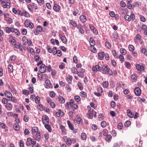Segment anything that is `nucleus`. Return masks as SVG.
<instances>
[{"mask_svg":"<svg viewBox=\"0 0 147 147\" xmlns=\"http://www.w3.org/2000/svg\"><path fill=\"white\" fill-rule=\"evenodd\" d=\"M20 147H24V143L22 140H20Z\"/></svg>","mask_w":147,"mask_h":147,"instance_id":"774afa93","label":"nucleus"},{"mask_svg":"<svg viewBox=\"0 0 147 147\" xmlns=\"http://www.w3.org/2000/svg\"><path fill=\"white\" fill-rule=\"evenodd\" d=\"M120 53L122 54V55H125L126 53V50L123 48H120Z\"/></svg>","mask_w":147,"mask_h":147,"instance_id":"c85d7f7f","label":"nucleus"},{"mask_svg":"<svg viewBox=\"0 0 147 147\" xmlns=\"http://www.w3.org/2000/svg\"><path fill=\"white\" fill-rule=\"evenodd\" d=\"M124 19L128 22L131 20L130 16L128 15H126L124 17Z\"/></svg>","mask_w":147,"mask_h":147,"instance_id":"473e14b6","label":"nucleus"},{"mask_svg":"<svg viewBox=\"0 0 147 147\" xmlns=\"http://www.w3.org/2000/svg\"><path fill=\"white\" fill-rule=\"evenodd\" d=\"M40 133L39 132H37L36 134L35 137V138L36 140L39 141L40 140Z\"/></svg>","mask_w":147,"mask_h":147,"instance_id":"b1692460","label":"nucleus"},{"mask_svg":"<svg viewBox=\"0 0 147 147\" xmlns=\"http://www.w3.org/2000/svg\"><path fill=\"white\" fill-rule=\"evenodd\" d=\"M6 127V125L5 123H0V127L1 128L5 129Z\"/></svg>","mask_w":147,"mask_h":147,"instance_id":"69168bd1","label":"nucleus"},{"mask_svg":"<svg viewBox=\"0 0 147 147\" xmlns=\"http://www.w3.org/2000/svg\"><path fill=\"white\" fill-rule=\"evenodd\" d=\"M5 107L7 110L8 111L11 110L13 107L12 104L10 102L7 103Z\"/></svg>","mask_w":147,"mask_h":147,"instance_id":"f8f14e48","label":"nucleus"},{"mask_svg":"<svg viewBox=\"0 0 147 147\" xmlns=\"http://www.w3.org/2000/svg\"><path fill=\"white\" fill-rule=\"evenodd\" d=\"M78 85L80 89L81 90H82L83 89V87L82 86L81 83L80 82H78Z\"/></svg>","mask_w":147,"mask_h":147,"instance_id":"0e129e2a","label":"nucleus"},{"mask_svg":"<svg viewBox=\"0 0 147 147\" xmlns=\"http://www.w3.org/2000/svg\"><path fill=\"white\" fill-rule=\"evenodd\" d=\"M102 73L104 74H109L110 76L113 75L112 71L106 65H103L102 67Z\"/></svg>","mask_w":147,"mask_h":147,"instance_id":"f257e3e1","label":"nucleus"},{"mask_svg":"<svg viewBox=\"0 0 147 147\" xmlns=\"http://www.w3.org/2000/svg\"><path fill=\"white\" fill-rule=\"evenodd\" d=\"M90 45L94 46L95 45V42L93 38L92 37H90Z\"/></svg>","mask_w":147,"mask_h":147,"instance_id":"4c0bfd02","label":"nucleus"},{"mask_svg":"<svg viewBox=\"0 0 147 147\" xmlns=\"http://www.w3.org/2000/svg\"><path fill=\"white\" fill-rule=\"evenodd\" d=\"M128 49L129 51L132 52H133L135 49L134 46L131 45H129Z\"/></svg>","mask_w":147,"mask_h":147,"instance_id":"e433bc0d","label":"nucleus"},{"mask_svg":"<svg viewBox=\"0 0 147 147\" xmlns=\"http://www.w3.org/2000/svg\"><path fill=\"white\" fill-rule=\"evenodd\" d=\"M125 66L128 69H129L131 67V65L130 63L126 61L125 62Z\"/></svg>","mask_w":147,"mask_h":147,"instance_id":"e2e57ef3","label":"nucleus"},{"mask_svg":"<svg viewBox=\"0 0 147 147\" xmlns=\"http://www.w3.org/2000/svg\"><path fill=\"white\" fill-rule=\"evenodd\" d=\"M80 22L82 23H84L87 21L86 16L84 15H81L80 17Z\"/></svg>","mask_w":147,"mask_h":147,"instance_id":"9d476101","label":"nucleus"},{"mask_svg":"<svg viewBox=\"0 0 147 147\" xmlns=\"http://www.w3.org/2000/svg\"><path fill=\"white\" fill-rule=\"evenodd\" d=\"M65 142L67 145L70 146L72 144V140L70 138H68Z\"/></svg>","mask_w":147,"mask_h":147,"instance_id":"a878e982","label":"nucleus"},{"mask_svg":"<svg viewBox=\"0 0 147 147\" xmlns=\"http://www.w3.org/2000/svg\"><path fill=\"white\" fill-rule=\"evenodd\" d=\"M36 30L39 32H41L42 31V27L41 26L38 25L37 26Z\"/></svg>","mask_w":147,"mask_h":147,"instance_id":"680f3d73","label":"nucleus"},{"mask_svg":"<svg viewBox=\"0 0 147 147\" xmlns=\"http://www.w3.org/2000/svg\"><path fill=\"white\" fill-rule=\"evenodd\" d=\"M46 67L45 64H42L39 68V71L41 73H45L46 71Z\"/></svg>","mask_w":147,"mask_h":147,"instance_id":"39448f33","label":"nucleus"},{"mask_svg":"<svg viewBox=\"0 0 147 147\" xmlns=\"http://www.w3.org/2000/svg\"><path fill=\"white\" fill-rule=\"evenodd\" d=\"M134 91L136 96H139L141 94V90L138 87L134 89Z\"/></svg>","mask_w":147,"mask_h":147,"instance_id":"0eeeda50","label":"nucleus"},{"mask_svg":"<svg viewBox=\"0 0 147 147\" xmlns=\"http://www.w3.org/2000/svg\"><path fill=\"white\" fill-rule=\"evenodd\" d=\"M137 100L140 102H144L146 101V99L143 97H138V98Z\"/></svg>","mask_w":147,"mask_h":147,"instance_id":"72a5a7b5","label":"nucleus"},{"mask_svg":"<svg viewBox=\"0 0 147 147\" xmlns=\"http://www.w3.org/2000/svg\"><path fill=\"white\" fill-rule=\"evenodd\" d=\"M141 51L142 53H144L145 55L147 56V51L145 48H142L141 49Z\"/></svg>","mask_w":147,"mask_h":147,"instance_id":"6e6d98bb","label":"nucleus"},{"mask_svg":"<svg viewBox=\"0 0 147 147\" xmlns=\"http://www.w3.org/2000/svg\"><path fill=\"white\" fill-rule=\"evenodd\" d=\"M11 32L14 33L16 36H19L20 35V32L19 31L18 29L15 28L14 27H12L11 29Z\"/></svg>","mask_w":147,"mask_h":147,"instance_id":"6e6552de","label":"nucleus"},{"mask_svg":"<svg viewBox=\"0 0 147 147\" xmlns=\"http://www.w3.org/2000/svg\"><path fill=\"white\" fill-rule=\"evenodd\" d=\"M16 57L15 55H13L10 57L9 58V60L11 61H13L16 59Z\"/></svg>","mask_w":147,"mask_h":147,"instance_id":"37998d69","label":"nucleus"},{"mask_svg":"<svg viewBox=\"0 0 147 147\" xmlns=\"http://www.w3.org/2000/svg\"><path fill=\"white\" fill-rule=\"evenodd\" d=\"M136 67L138 71H141L142 70L144 71L145 70V68L144 67L140 65L139 64H137L136 65Z\"/></svg>","mask_w":147,"mask_h":147,"instance_id":"9b49d317","label":"nucleus"},{"mask_svg":"<svg viewBox=\"0 0 147 147\" xmlns=\"http://www.w3.org/2000/svg\"><path fill=\"white\" fill-rule=\"evenodd\" d=\"M74 27H76L77 26V24L76 22L72 20H71L70 21L69 23Z\"/></svg>","mask_w":147,"mask_h":147,"instance_id":"c756f323","label":"nucleus"},{"mask_svg":"<svg viewBox=\"0 0 147 147\" xmlns=\"http://www.w3.org/2000/svg\"><path fill=\"white\" fill-rule=\"evenodd\" d=\"M80 95L83 97H86L87 94L85 92L82 91L80 92Z\"/></svg>","mask_w":147,"mask_h":147,"instance_id":"09e8293b","label":"nucleus"},{"mask_svg":"<svg viewBox=\"0 0 147 147\" xmlns=\"http://www.w3.org/2000/svg\"><path fill=\"white\" fill-rule=\"evenodd\" d=\"M6 2L3 1L1 2V4L3 7L4 8H9L10 7V2L9 0L6 1Z\"/></svg>","mask_w":147,"mask_h":147,"instance_id":"7ed1b4c3","label":"nucleus"},{"mask_svg":"<svg viewBox=\"0 0 147 147\" xmlns=\"http://www.w3.org/2000/svg\"><path fill=\"white\" fill-rule=\"evenodd\" d=\"M60 128L61 130L63 135H66V130L65 127L63 125H61L60 126Z\"/></svg>","mask_w":147,"mask_h":147,"instance_id":"a211bd4d","label":"nucleus"},{"mask_svg":"<svg viewBox=\"0 0 147 147\" xmlns=\"http://www.w3.org/2000/svg\"><path fill=\"white\" fill-rule=\"evenodd\" d=\"M42 123L44 125L46 123L49 124V120L48 116L45 115L42 117Z\"/></svg>","mask_w":147,"mask_h":147,"instance_id":"20e7f679","label":"nucleus"},{"mask_svg":"<svg viewBox=\"0 0 147 147\" xmlns=\"http://www.w3.org/2000/svg\"><path fill=\"white\" fill-rule=\"evenodd\" d=\"M13 12L15 14L23 16L24 13L20 10H12Z\"/></svg>","mask_w":147,"mask_h":147,"instance_id":"1a4fd4ad","label":"nucleus"},{"mask_svg":"<svg viewBox=\"0 0 147 147\" xmlns=\"http://www.w3.org/2000/svg\"><path fill=\"white\" fill-rule=\"evenodd\" d=\"M81 138L83 140H86L87 138L86 134L85 133H82L81 134Z\"/></svg>","mask_w":147,"mask_h":147,"instance_id":"7c9ffc66","label":"nucleus"},{"mask_svg":"<svg viewBox=\"0 0 147 147\" xmlns=\"http://www.w3.org/2000/svg\"><path fill=\"white\" fill-rule=\"evenodd\" d=\"M12 27L10 28H9L8 27H7L6 28V32L7 33H10V32H11L12 30L11 29L12 28Z\"/></svg>","mask_w":147,"mask_h":147,"instance_id":"79ce46f5","label":"nucleus"},{"mask_svg":"<svg viewBox=\"0 0 147 147\" xmlns=\"http://www.w3.org/2000/svg\"><path fill=\"white\" fill-rule=\"evenodd\" d=\"M102 85L103 88H107L109 86V83L107 81L103 82Z\"/></svg>","mask_w":147,"mask_h":147,"instance_id":"4be33fe9","label":"nucleus"},{"mask_svg":"<svg viewBox=\"0 0 147 147\" xmlns=\"http://www.w3.org/2000/svg\"><path fill=\"white\" fill-rule=\"evenodd\" d=\"M77 28L78 29L80 33L82 34L84 33V31L83 29V27L81 25H78L77 27Z\"/></svg>","mask_w":147,"mask_h":147,"instance_id":"ddd939ff","label":"nucleus"},{"mask_svg":"<svg viewBox=\"0 0 147 147\" xmlns=\"http://www.w3.org/2000/svg\"><path fill=\"white\" fill-rule=\"evenodd\" d=\"M74 99L76 101L77 103H78L79 102H80L81 100V99L80 96H75Z\"/></svg>","mask_w":147,"mask_h":147,"instance_id":"a19ab883","label":"nucleus"},{"mask_svg":"<svg viewBox=\"0 0 147 147\" xmlns=\"http://www.w3.org/2000/svg\"><path fill=\"white\" fill-rule=\"evenodd\" d=\"M131 124V122L130 121L128 120L126 121L124 123V125L125 127H128Z\"/></svg>","mask_w":147,"mask_h":147,"instance_id":"ea45409f","label":"nucleus"},{"mask_svg":"<svg viewBox=\"0 0 147 147\" xmlns=\"http://www.w3.org/2000/svg\"><path fill=\"white\" fill-rule=\"evenodd\" d=\"M28 89L29 91L31 93H32L34 92V89L33 85L32 84L29 85Z\"/></svg>","mask_w":147,"mask_h":147,"instance_id":"c9c22d12","label":"nucleus"},{"mask_svg":"<svg viewBox=\"0 0 147 147\" xmlns=\"http://www.w3.org/2000/svg\"><path fill=\"white\" fill-rule=\"evenodd\" d=\"M98 55L99 59L100 60H102L104 57L105 53L104 52H99L98 53Z\"/></svg>","mask_w":147,"mask_h":147,"instance_id":"4468645a","label":"nucleus"},{"mask_svg":"<svg viewBox=\"0 0 147 147\" xmlns=\"http://www.w3.org/2000/svg\"><path fill=\"white\" fill-rule=\"evenodd\" d=\"M78 107V106L77 104H74L72 105V109L74 111L75 110L77 109Z\"/></svg>","mask_w":147,"mask_h":147,"instance_id":"49530a36","label":"nucleus"},{"mask_svg":"<svg viewBox=\"0 0 147 147\" xmlns=\"http://www.w3.org/2000/svg\"><path fill=\"white\" fill-rule=\"evenodd\" d=\"M45 128L49 132H51L52 131V129L51 126L49 124H47L44 125Z\"/></svg>","mask_w":147,"mask_h":147,"instance_id":"6ab92c4d","label":"nucleus"},{"mask_svg":"<svg viewBox=\"0 0 147 147\" xmlns=\"http://www.w3.org/2000/svg\"><path fill=\"white\" fill-rule=\"evenodd\" d=\"M7 99L6 98H3L2 100V102L3 104H6L7 103Z\"/></svg>","mask_w":147,"mask_h":147,"instance_id":"338daca9","label":"nucleus"},{"mask_svg":"<svg viewBox=\"0 0 147 147\" xmlns=\"http://www.w3.org/2000/svg\"><path fill=\"white\" fill-rule=\"evenodd\" d=\"M76 116L77 117V122L78 123H81L82 121V119H81V117H80L78 115H77Z\"/></svg>","mask_w":147,"mask_h":147,"instance_id":"de8ad7c7","label":"nucleus"},{"mask_svg":"<svg viewBox=\"0 0 147 147\" xmlns=\"http://www.w3.org/2000/svg\"><path fill=\"white\" fill-rule=\"evenodd\" d=\"M9 41L12 43L13 45H14V44L16 42L15 39L13 38L9 39Z\"/></svg>","mask_w":147,"mask_h":147,"instance_id":"864d4df0","label":"nucleus"},{"mask_svg":"<svg viewBox=\"0 0 147 147\" xmlns=\"http://www.w3.org/2000/svg\"><path fill=\"white\" fill-rule=\"evenodd\" d=\"M94 46L90 45L89 47V49L92 52L94 53H97V50L96 48L94 47Z\"/></svg>","mask_w":147,"mask_h":147,"instance_id":"2eb2a0df","label":"nucleus"},{"mask_svg":"<svg viewBox=\"0 0 147 147\" xmlns=\"http://www.w3.org/2000/svg\"><path fill=\"white\" fill-rule=\"evenodd\" d=\"M36 141L34 139H32L30 138H28L27 139V141L26 143V144L27 146H29L31 145L32 147H33L36 144Z\"/></svg>","mask_w":147,"mask_h":147,"instance_id":"f03ea898","label":"nucleus"},{"mask_svg":"<svg viewBox=\"0 0 147 147\" xmlns=\"http://www.w3.org/2000/svg\"><path fill=\"white\" fill-rule=\"evenodd\" d=\"M112 137L110 135H109L107 136L105 138V140L107 142H109L112 139Z\"/></svg>","mask_w":147,"mask_h":147,"instance_id":"c03bdc74","label":"nucleus"},{"mask_svg":"<svg viewBox=\"0 0 147 147\" xmlns=\"http://www.w3.org/2000/svg\"><path fill=\"white\" fill-rule=\"evenodd\" d=\"M87 108L88 110V113H94V112L93 109H92L91 107L90 106H88Z\"/></svg>","mask_w":147,"mask_h":147,"instance_id":"8fccbe9b","label":"nucleus"},{"mask_svg":"<svg viewBox=\"0 0 147 147\" xmlns=\"http://www.w3.org/2000/svg\"><path fill=\"white\" fill-rule=\"evenodd\" d=\"M32 130L33 133L37 132L38 131V128L36 127H34L32 128Z\"/></svg>","mask_w":147,"mask_h":147,"instance_id":"a18cd8bd","label":"nucleus"},{"mask_svg":"<svg viewBox=\"0 0 147 147\" xmlns=\"http://www.w3.org/2000/svg\"><path fill=\"white\" fill-rule=\"evenodd\" d=\"M131 78L134 81H136L137 79V76L136 74H133L131 77Z\"/></svg>","mask_w":147,"mask_h":147,"instance_id":"2f4dec72","label":"nucleus"},{"mask_svg":"<svg viewBox=\"0 0 147 147\" xmlns=\"http://www.w3.org/2000/svg\"><path fill=\"white\" fill-rule=\"evenodd\" d=\"M38 108L39 110L42 111L44 109V107L42 105H38Z\"/></svg>","mask_w":147,"mask_h":147,"instance_id":"13d9d810","label":"nucleus"},{"mask_svg":"<svg viewBox=\"0 0 147 147\" xmlns=\"http://www.w3.org/2000/svg\"><path fill=\"white\" fill-rule=\"evenodd\" d=\"M59 36L62 42L65 44L66 43L67 40L66 37L63 36L61 34H59Z\"/></svg>","mask_w":147,"mask_h":147,"instance_id":"dca6fc26","label":"nucleus"},{"mask_svg":"<svg viewBox=\"0 0 147 147\" xmlns=\"http://www.w3.org/2000/svg\"><path fill=\"white\" fill-rule=\"evenodd\" d=\"M45 83L49 88H52L53 87V85H52V84L51 83L49 80H46L45 81Z\"/></svg>","mask_w":147,"mask_h":147,"instance_id":"f3484780","label":"nucleus"},{"mask_svg":"<svg viewBox=\"0 0 147 147\" xmlns=\"http://www.w3.org/2000/svg\"><path fill=\"white\" fill-rule=\"evenodd\" d=\"M8 71L10 72H12L13 71V66L11 64H9L8 66Z\"/></svg>","mask_w":147,"mask_h":147,"instance_id":"bb28decb","label":"nucleus"},{"mask_svg":"<svg viewBox=\"0 0 147 147\" xmlns=\"http://www.w3.org/2000/svg\"><path fill=\"white\" fill-rule=\"evenodd\" d=\"M105 47L108 49L111 48V45L110 43L109 42H106L105 43Z\"/></svg>","mask_w":147,"mask_h":147,"instance_id":"4d7b16f0","label":"nucleus"},{"mask_svg":"<svg viewBox=\"0 0 147 147\" xmlns=\"http://www.w3.org/2000/svg\"><path fill=\"white\" fill-rule=\"evenodd\" d=\"M119 58L120 59V61L122 63L124 61V56L122 55H119Z\"/></svg>","mask_w":147,"mask_h":147,"instance_id":"603ef678","label":"nucleus"},{"mask_svg":"<svg viewBox=\"0 0 147 147\" xmlns=\"http://www.w3.org/2000/svg\"><path fill=\"white\" fill-rule=\"evenodd\" d=\"M67 123L69 128L72 130H74V127L73 125L71 123L70 121L67 120Z\"/></svg>","mask_w":147,"mask_h":147,"instance_id":"aec40b11","label":"nucleus"},{"mask_svg":"<svg viewBox=\"0 0 147 147\" xmlns=\"http://www.w3.org/2000/svg\"><path fill=\"white\" fill-rule=\"evenodd\" d=\"M14 47L16 49H19L22 47V44L19 42H16L14 44Z\"/></svg>","mask_w":147,"mask_h":147,"instance_id":"5701e85b","label":"nucleus"},{"mask_svg":"<svg viewBox=\"0 0 147 147\" xmlns=\"http://www.w3.org/2000/svg\"><path fill=\"white\" fill-rule=\"evenodd\" d=\"M118 129L121 130L122 129L123 124L121 123H118L117 126Z\"/></svg>","mask_w":147,"mask_h":147,"instance_id":"5fc2aeb1","label":"nucleus"},{"mask_svg":"<svg viewBox=\"0 0 147 147\" xmlns=\"http://www.w3.org/2000/svg\"><path fill=\"white\" fill-rule=\"evenodd\" d=\"M101 125L103 128L105 127L107 125V123L105 121H103L101 123Z\"/></svg>","mask_w":147,"mask_h":147,"instance_id":"3c124183","label":"nucleus"},{"mask_svg":"<svg viewBox=\"0 0 147 147\" xmlns=\"http://www.w3.org/2000/svg\"><path fill=\"white\" fill-rule=\"evenodd\" d=\"M56 116L57 117H59L60 116L63 117L64 116V114L62 110L60 109H58V112H56L55 113Z\"/></svg>","mask_w":147,"mask_h":147,"instance_id":"423d86ee","label":"nucleus"},{"mask_svg":"<svg viewBox=\"0 0 147 147\" xmlns=\"http://www.w3.org/2000/svg\"><path fill=\"white\" fill-rule=\"evenodd\" d=\"M23 94L25 95H27L30 94V92L29 91L25 90H24L22 91Z\"/></svg>","mask_w":147,"mask_h":147,"instance_id":"bf43d9fd","label":"nucleus"},{"mask_svg":"<svg viewBox=\"0 0 147 147\" xmlns=\"http://www.w3.org/2000/svg\"><path fill=\"white\" fill-rule=\"evenodd\" d=\"M58 99L61 103H64L65 102V99L61 96H59L58 97Z\"/></svg>","mask_w":147,"mask_h":147,"instance_id":"cd10ccee","label":"nucleus"},{"mask_svg":"<svg viewBox=\"0 0 147 147\" xmlns=\"http://www.w3.org/2000/svg\"><path fill=\"white\" fill-rule=\"evenodd\" d=\"M71 71L74 74H76L77 73L78 71L77 69L75 67H72L71 69Z\"/></svg>","mask_w":147,"mask_h":147,"instance_id":"58836bf2","label":"nucleus"},{"mask_svg":"<svg viewBox=\"0 0 147 147\" xmlns=\"http://www.w3.org/2000/svg\"><path fill=\"white\" fill-rule=\"evenodd\" d=\"M5 95H6L7 98H10L12 96L11 93L9 91H6L5 93Z\"/></svg>","mask_w":147,"mask_h":147,"instance_id":"393cba45","label":"nucleus"},{"mask_svg":"<svg viewBox=\"0 0 147 147\" xmlns=\"http://www.w3.org/2000/svg\"><path fill=\"white\" fill-rule=\"evenodd\" d=\"M13 128L16 131H18L20 129V126L18 124H15L13 125Z\"/></svg>","mask_w":147,"mask_h":147,"instance_id":"f704fd0d","label":"nucleus"},{"mask_svg":"<svg viewBox=\"0 0 147 147\" xmlns=\"http://www.w3.org/2000/svg\"><path fill=\"white\" fill-rule=\"evenodd\" d=\"M40 100V97L39 96H37L36 98L35 101L36 103L38 104L39 103Z\"/></svg>","mask_w":147,"mask_h":147,"instance_id":"052dcab7","label":"nucleus"},{"mask_svg":"<svg viewBox=\"0 0 147 147\" xmlns=\"http://www.w3.org/2000/svg\"><path fill=\"white\" fill-rule=\"evenodd\" d=\"M127 115L130 118H133L134 117V115L132 114V113L131 112L130 110H127Z\"/></svg>","mask_w":147,"mask_h":147,"instance_id":"412c9836","label":"nucleus"}]
</instances>
